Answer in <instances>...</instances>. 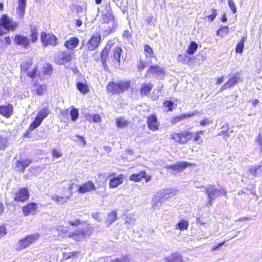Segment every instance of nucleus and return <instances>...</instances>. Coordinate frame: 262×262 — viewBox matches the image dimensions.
Listing matches in <instances>:
<instances>
[{"instance_id":"f257e3e1","label":"nucleus","mask_w":262,"mask_h":262,"mask_svg":"<svg viewBox=\"0 0 262 262\" xmlns=\"http://www.w3.org/2000/svg\"><path fill=\"white\" fill-rule=\"evenodd\" d=\"M67 223L74 227L82 225L83 228H78L74 232L70 233L68 236L76 241H81L86 236H90L93 232V228L86 221H81L79 219L67 218Z\"/></svg>"},{"instance_id":"f03ea898","label":"nucleus","mask_w":262,"mask_h":262,"mask_svg":"<svg viewBox=\"0 0 262 262\" xmlns=\"http://www.w3.org/2000/svg\"><path fill=\"white\" fill-rule=\"evenodd\" d=\"M17 26L16 22L13 21L7 15H3L0 18V36L10 31L15 30Z\"/></svg>"},{"instance_id":"7ed1b4c3","label":"nucleus","mask_w":262,"mask_h":262,"mask_svg":"<svg viewBox=\"0 0 262 262\" xmlns=\"http://www.w3.org/2000/svg\"><path fill=\"white\" fill-rule=\"evenodd\" d=\"M206 194L208 196L207 206L210 207L212 205L213 200L221 194L226 195V191L224 189H218L214 185H208L205 188Z\"/></svg>"},{"instance_id":"20e7f679","label":"nucleus","mask_w":262,"mask_h":262,"mask_svg":"<svg viewBox=\"0 0 262 262\" xmlns=\"http://www.w3.org/2000/svg\"><path fill=\"white\" fill-rule=\"evenodd\" d=\"M39 238V234L38 233L28 235L26 237L18 241L15 246V250L20 251L25 249L36 242Z\"/></svg>"},{"instance_id":"39448f33","label":"nucleus","mask_w":262,"mask_h":262,"mask_svg":"<svg viewBox=\"0 0 262 262\" xmlns=\"http://www.w3.org/2000/svg\"><path fill=\"white\" fill-rule=\"evenodd\" d=\"M192 133L187 130L174 132L170 135V139L180 144H185L192 138Z\"/></svg>"},{"instance_id":"423d86ee","label":"nucleus","mask_w":262,"mask_h":262,"mask_svg":"<svg viewBox=\"0 0 262 262\" xmlns=\"http://www.w3.org/2000/svg\"><path fill=\"white\" fill-rule=\"evenodd\" d=\"M172 193L170 189H162L158 192L152 199V207L154 209L160 207L163 203L164 199H167Z\"/></svg>"},{"instance_id":"0eeeda50","label":"nucleus","mask_w":262,"mask_h":262,"mask_svg":"<svg viewBox=\"0 0 262 262\" xmlns=\"http://www.w3.org/2000/svg\"><path fill=\"white\" fill-rule=\"evenodd\" d=\"M102 22L105 24H111V26L110 27V31H112L115 29L117 26V24L116 23L114 19L111 7L106 6L102 10Z\"/></svg>"},{"instance_id":"6e6552de","label":"nucleus","mask_w":262,"mask_h":262,"mask_svg":"<svg viewBox=\"0 0 262 262\" xmlns=\"http://www.w3.org/2000/svg\"><path fill=\"white\" fill-rule=\"evenodd\" d=\"M20 68L22 71L27 73L28 77L33 78L36 76V72L38 67L36 64L33 65L32 59L28 58L22 62Z\"/></svg>"},{"instance_id":"1a4fd4ad","label":"nucleus","mask_w":262,"mask_h":262,"mask_svg":"<svg viewBox=\"0 0 262 262\" xmlns=\"http://www.w3.org/2000/svg\"><path fill=\"white\" fill-rule=\"evenodd\" d=\"M71 189L72 188H70V190H67L61 195H52L51 196L52 200L59 205L67 203L72 196L73 193Z\"/></svg>"},{"instance_id":"9d476101","label":"nucleus","mask_w":262,"mask_h":262,"mask_svg":"<svg viewBox=\"0 0 262 262\" xmlns=\"http://www.w3.org/2000/svg\"><path fill=\"white\" fill-rule=\"evenodd\" d=\"M40 39L44 47H47L49 45L55 46L57 45V39L53 34L42 32L40 35Z\"/></svg>"},{"instance_id":"9b49d317","label":"nucleus","mask_w":262,"mask_h":262,"mask_svg":"<svg viewBox=\"0 0 262 262\" xmlns=\"http://www.w3.org/2000/svg\"><path fill=\"white\" fill-rule=\"evenodd\" d=\"M192 165H194V164L186 162H181L172 165H166L165 168L167 169H171V172L176 174L177 172H182L187 167H190Z\"/></svg>"},{"instance_id":"f8f14e48","label":"nucleus","mask_w":262,"mask_h":262,"mask_svg":"<svg viewBox=\"0 0 262 262\" xmlns=\"http://www.w3.org/2000/svg\"><path fill=\"white\" fill-rule=\"evenodd\" d=\"M101 39V37L99 33L92 35L87 42L86 46L88 49L90 51H93L96 49L99 46Z\"/></svg>"},{"instance_id":"ddd939ff","label":"nucleus","mask_w":262,"mask_h":262,"mask_svg":"<svg viewBox=\"0 0 262 262\" xmlns=\"http://www.w3.org/2000/svg\"><path fill=\"white\" fill-rule=\"evenodd\" d=\"M96 190V186L94 183L90 181H89L79 186L77 191L79 193H85L87 192L95 191Z\"/></svg>"},{"instance_id":"4468645a","label":"nucleus","mask_w":262,"mask_h":262,"mask_svg":"<svg viewBox=\"0 0 262 262\" xmlns=\"http://www.w3.org/2000/svg\"><path fill=\"white\" fill-rule=\"evenodd\" d=\"M72 54L73 53L67 52L59 53L55 58V61L59 64L70 62L72 60Z\"/></svg>"},{"instance_id":"2eb2a0df","label":"nucleus","mask_w":262,"mask_h":262,"mask_svg":"<svg viewBox=\"0 0 262 262\" xmlns=\"http://www.w3.org/2000/svg\"><path fill=\"white\" fill-rule=\"evenodd\" d=\"M150 73L154 76L160 79L163 78L165 74L163 69L158 66H150L147 70V73Z\"/></svg>"},{"instance_id":"dca6fc26","label":"nucleus","mask_w":262,"mask_h":262,"mask_svg":"<svg viewBox=\"0 0 262 262\" xmlns=\"http://www.w3.org/2000/svg\"><path fill=\"white\" fill-rule=\"evenodd\" d=\"M13 41L15 44L25 48H27L30 44V40L27 36L19 34L15 36Z\"/></svg>"},{"instance_id":"f3484780","label":"nucleus","mask_w":262,"mask_h":262,"mask_svg":"<svg viewBox=\"0 0 262 262\" xmlns=\"http://www.w3.org/2000/svg\"><path fill=\"white\" fill-rule=\"evenodd\" d=\"M147 124L148 128L152 131H156L159 128L157 119L153 115H149L147 117Z\"/></svg>"},{"instance_id":"a211bd4d","label":"nucleus","mask_w":262,"mask_h":262,"mask_svg":"<svg viewBox=\"0 0 262 262\" xmlns=\"http://www.w3.org/2000/svg\"><path fill=\"white\" fill-rule=\"evenodd\" d=\"M239 79L238 77L236 76V75H234L221 87L220 91H223L227 89L232 88L238 82Z\"/></svg>"},{"instance_id":"6ab92c4d","label":"nucleus","mask_w":262,"mask_h":262,"mask_svg":"<svg viewBox=\"0 0 262 262\" xmlns=\"http://www.w3.org/2000/svg\"><path fill=\"white\" fill-rule=\"evenodd\" d=\"M29 198V192L27 188H22L16 193L14 198L16 201L24 202Z\"/></svg>"},{"instance_id":"aec40b11","label":"nucleus","mask_w":262,"mask_h":262,"mask_svg":"<svg viewBox=\"0 0 262 262\" xmlns=\"http://www.w3.org/2000/svg\"><path fill=\"white\" fill-rule=\"evenodd\" d=\"M125 177L123 174H119L116 177L110 180L109 187L111 188H115L121 184L124 180Z\"/></svg>"},{"instance_id":"412c9836","label":"nucleus","mask_w":262,"mask_h":262,"mask_svg":"<svg viewBox=\"0 0 262 262\" xmlns=\"http://www.w3.org/2000/svg\"><path fill=\"white\" fill-rule=\"evenodd\" d=\"M163 262H183L182 256L178 253H172L164 257Z\"/></svg>"},{"instance_id":"4be33fe9","label":"nucleus","mask_w":262,"mask_h":262,"mask_svg":"<svg viewBox=\"0 0 262 262\" xmlns=\"http://www.w3.org/2000/svg\"><path fill=\"white\" fill-rule=\"evenodd\" d=\"M13 106L9 104L0 106V114L6 118H9L13 112Z\"/></svg>"},{"instance_id":"5701e85b","label":"nucleus","mask_w":262,"mask_h":262,"mask_svg":"<svg viewBox=\"0 0 262 262\" xmlns=\"http://www.w3.org/2000/svg\"><path fill=\"white\" fill-rule=\"evenodd\" d=\"M79 43V39L77 37H72L68 40L64 42V46L70 50H74L78 45Z\"/></svg>"},{"instance_id":"b1692460","label":"nucleus","mask_w":262,"mask_h":262,"mask_svg":"<svg viewBox=\"0 0 262 262\" xmlns=\"http://www.w3.org/2000/svg\"><path fill=\"white\" fill-rule=\"evenodd\" d=\"M37 205L35 203L28 204L23 208L24 214L25 216H28V215L32 213L33 211H35L37 209Z\"/></svg>"},{"instance_id":"393cba45","label":"nucleus","mask_w":262,"mask_h":262,"mask_svg":"<svg viewBox=\"0 0 262 262\" xmlns=\"http://www.w3.org/2000/svg\"><path fill=\"white\" fill-rule=\"evenodd\" d=\"M26 6V0H18V5L17 8V13L19 18L23 17Z\"/></svg>"},{"instance_id":"a878e982","label":"nucleus","mask_w":262,"mask_h":262,"mask_svg":"<svg viewBox=\"0 0 262 262\" xmlns=\"http://www.w3.org/2000/svg\"><path fill=\"white\" fill-rule=\"evenodd\" d=\"M106 88L108 91L112 92L113 94L120 93L118 83H115L114 82H110L107 84Z\"/></svg>"},{"instance_id":"bb28decb","label":"nucleus","mask_w":262,"mask_h":262,"mask_svg":"<svg viewBox=\"0 0 262 262\" xmlns=\"http://www.w3.org/2000/svg\"><path fill=\"white\" fill-rule=\"evenodd\" d=\"M110 48L111 47L110 45L107 44L101 52L100 57L102 60V64H103L104 66L106 63V59L108 56Z\"/></svg>"},{"instance_id":"cd10ccee","label":"nucleus","mask_w":262,"mask_h":262,"mask_svg":"<svg viewBox=\"0 0 262 262\" xmlns=\"http://www.w3.org/2000/svg\"><path fill=\"white\" fill-rule=\"evenodd\" d=\"M193 115H194V114H188V115L183 114V115H180V116L175 117H174V118L171 119V123L172 124H176L177 123L180 122L181 121L186 119V118L190 117L192 116Z\"/></svg>"},{"instance_id":"c85d7f7f","label":"nucleus","mask_w":262,"mask_h":262,"mask_svg":"<svg viewBox=\"0 0 262 262\" xmlns=\"http://www.w3.org/2000/svg\"><path fill=\"white\" fill-rule=\"evenodd\" d=\"M145 177V171H142L138 174H133L129 177V180L134 182H140Z\"/></svg>"},{"instance_id":"c756f323","label":"nucleus","mask_w":262,"mask_h":262,"mask_svg":"<svg viewBox=\"0 0 262 262\" xmlns=\"http://www.w3.org/2000/svg\"><path fill=\"white\" fill-rule=\"evenodd\" d=\"M152 89V85L150 83H143L141 86L140 92L141 94L146 95Z\"/></svg>"},{"instance_id":"7c9ffc66","label":"nucleus","mask_w":262,"mask_h":262,"mask_svg":"<svg viewBox=\"0 0 262 262\" xmlns=\"http://www.w3.org/2000/svg\"><path fill=\"white\" fill-rule=\"evenodd\" d=\"M122 50L121 48L116 47L113 50V54L112 55L113 58L118 62H120V59Z\"/></svg>"},{"instance_id":"2f4dec72","label":"nucleus","mask_w":262,"mask_h":262,"mask_svg":"<svg viewBox=\"0 0 262 262\" xmlns=\"http://www.w3.org/2000/svg\"><path fill=\"white\" fill-rule=\"evenodd\" d=\"M117 220V213L115 211H113L107 215V219L105 223L109 226Z\"/></svg>"},{"instance_id":"473e14b6","label":"nucleus","mask_w":262,"mask_h":262,"mask_svg":"<svg viewBox=\"0 0 262 262\" xmlns=\"http://www.w3.org/2000/svg\"><path fill=\"white\" fill-rule=\"evenodd\" d=\"M191 60V58L186 54H180L177 58L178 62L183 64H188Z\"/></svg>"},{"instance_id":"72a5a7b5","label":"nucleus","mask_w":262,"mask_h":262,"mask_svg":"<svg viewBox=\"0 0 262 262\" xmlns=\"http://www.w3.org/2000/svg\"><path fill=\"white\" fill-rule=\"evenodd\" d=\"M42 121V120L37 116L34 121L30 124L29 127V130L30 131L34 130L40 125Z\"/></svg>"},{"instance_id":"f704fd0d","label":"nucleus","mask_w":262,"mask_h":262,"mask_svg":"<svg viewBox=\"0 0 262 262\" xmlns=\"http://www.w3.org/2000/svg\"><path fill=\"white\" fill-rule=\"evenodd\" d=\"M50 113V111L48 107H44L39 111L37 113V116L39 117L42 120L45 119L48 115Z\"/></svg>"},{"instance_id":"c9c22d12","label":"nucleus","mask_w":262,"mask_h":262,"mask_svg":"<svg viewBox=\"0 0 262 262\" xmlns=\"http://www.w3.org/2000/svg\"><path fill=\"white\" fill-rule=\"evenodd\" d=\"M116 123L118 127L122 128L127 126L129 122L123 118H118L116 119Z\"/></svg>"},{"instance_id":"e433bc0d","label":"nucleus","mask_w":262,"mask_h":262,"mask_svg":"<svg viewBox=\"0 0 262 262\" xmlns=\"http://www.w3.org/2000/svg\"><path fill=\"white\" fill-rule=\"evenodd\" d=\"M189 222L186 220H182L177 225L176 228L180 230H187L188 227Z\"/></svg>"},{"instance_id":"4c0bfd02","label":"nucleus","mask_w":262,"mask_h":262,"mask_svg":"<svg viewBox=\"0 0 262 262\" xmlns=\"http://www.w3.org/2000/svg\"><path fill=\"white\" fill-rule=\"evenodd\" d=\"M118 84L119 85L120 93L128 90L130 86V82L128 81H121L118 82Z\"/></svg>"},{"instance_id":"58836bf2","label":"nucleus","mask_w":262,"mask_h":262,"mask_svg":"<svg viewBox=\"0 0 262 262\" xmlns=\"http://www.w3.org/2000/svg\"><path fill=\"white\" fill-rule=\"evenodd\" d=\"M198 48V45L194 41L191 42L187 50V53L189 55H192L194 53Z\"/></svg>"},{"instance_id":"ea45409f","label":"nucleus","mask_w":262,"mask_h":262,"mask_svg":"<svg viewBox=\"0 0 262 262\" xmlns=\"http://www.w3.org/2000/svg\"><path fill=\"white\" fill-rule=\"evenodd\" d=\"M31 39L32 42H35L38 38V31L36 28H33L31 29Z\"/></svg>"},{"instance_id":"a19ab883","label":"nucleus","mask_w":262,"mask_h":262,"mask_svg":"<svg viewBox=\"0 0 262 262\" xmlns=\"http://www.w3.org/2000/svg\"><path fill=\"white\" fill-rule=\"evenodd\" d=\"M260 165H254L249 168V172L254 178L256 177L257 171L260 168Z\"/></svg>"},{"instance_id":"79ce46f5","label":"nucleus","mask_w":262,"mask_h":262,"mask_svg":"<svg viewBox=\"0 0 262 262\" xmlns=\"http://www.w3.org/2000/svg\"><path fill=\"white\" fill-rule=\"evenodd\" d=\"M77 88L78 90L83 94H85L89 91L88 86L82 83H78L77 84Z\"/></svg>"},{"instance_id":"37998d69","label":"nucleus","mask_w":262,"mask_h":262,"mask_svg":"<svg viewBox=\"0 0 262 262\" xmlns=\"http://www.w3.org/2000/svg\"><path fill=\"white\" fill-rule=\"evenodd\" d=\"M42 72L46 75H51L52 73V67L51 65L48 63L45 64L42 69Z\"/></svg>"},{"instance_id":"c03bdc74","label":"nucleus","mask_w":262,"mask_h":262,"mask_svg":"<svg viewBox=\"0 0 262 262\" xmlns=\"http://www.w3.org/2000/svg\"><path fill=\"white\" fill-rule=\"evenodd\" d=\"M92 217L98 222H101L103 221L104 215L100 212H94L91 214Z\"/></svg>"},{"instance_id":"a18cd8bd","label":"nucleus","mask_w":262,"mask_h":262,"mask_svg":"<svg viewBox=\"0 0 262 262\" xmlns=\"http://www.w3.org/2000/svg\"><path fill=\"white\" fill-rule=\"evenodd\" d=\"M22 165L20 168L19 169V171L23 172L26 167L29 166L31 163V160L30 159H26L21 161Z\"/></svg>"},{"instance_id":"49530a36","label":"nucleus","mask_w":262,"mask_h":262,"mask_svg":"<svg viewBox=\"0 0 262 262\" xmlns=\"http://www.w3.org/2000/svg\"><path fill=\"white\" fill-rule=\"evenodd\" d=\"M46 85L44 84L39 85L36 89V94L38 95H42L46 91Z\"/></svg>"},{"instance_id":"de8ad7c7","label":"nucleus","mask_w":262,"mask_h":262,"mask_svg":"<svg viewBox=\"0 0 262 262\" xmlns=\"http://www.w3.org/2000/svg\"><path fill=\"white\" fill-rule=\"evenodd\" d=\"M228 27L224 26L222 27L217 31V34L222 37L228 33Z\"/></svg>"},{"instance_id":"09e8293b","label":"nucleus","mask_w":262,"mask_h":262,"mask_svg":"<svg viewBox=\"0 0 262 262\" xmlns=\"http://www.w3.org/2000/svg\"><path fill=\"white\" fill-rule=\"evenodd\" d=\"M144 50L146 57H151L152 56L153 51L150 46L145 45L144 47Z\"/></svg>"},{"instance_id":"8fccbe9b","label":"nucleus","mask_w":262,"mask_h":262,"mask_svg":"<svg viewBox=\"0 0 262 262\" xmlns=\"http://www.w3.org/2000/svg\"><path fill=\"white\" fill-rule=\"evenodd\" d=\"M70 115L72 120L73 121H75L79 116V113L78 110L75 108L72 109V110L70 112Z\"/></svg>"},{"instance_id":"3c124183","label":"nucleus","mask_w":262,"mask_h":262,"mask_svg":"<svg viewBox=\"0 0 262 262\" xmlns=\"http://www.w3.org/2000/svg\"><path fill=\"white\" fill-rule=\"evenodd\" d=\"M56 230L57 231L59 235H63L67 233L68 230L64 229L63 226L57 225L55 227Z\"/></svg>"},{"instance_id":"603ef678","label":"nucleus","mask_w":262,"mask_h":262,"mask_svg":"<svg viewBox=\"0 0 262 262\" xmlns=\"http://www.w3.org/2000/svg\"><path fill=\"white\" fill-rule=\"evenodd\" d=\"M79 254V252L76 251V252H71L69 253H63V257L66 259H69L71 258L73 256H76Z\"/></svg>"},{"instance_id":"864d4df0","label":"nucleus","mask_w":262,"mask_h":262,"mask_svg":"<svg viewBox=\"0 0 262 262\" xmlns=\"http://www.w3.org/2000/svg\"><path fill=\"white\" fill-rule=\"evenodd\" d=\"M228 4L232 12L235 13L236 12V8L233 1L232 0H228Z\"/></svg>"},{"instance_id":"5fc2aeb1","label":"nucleus","mask_w":262,"mask_h":262,"mask_svg":"<svg viewBox=\"0 0 262 262\" xmlns=\"http://www.w3.org/2000/svg\"><path fill=\"white\" fill-rule=\"evenodd\" d=\"M52 155L53 158H60L62 155L56 149H53L52 151Z\"/></svg>"},{"instance_id":"6e6d98bb","label":"nucleus","mask_w":262,"mask_h":262,"mask_svg":"<svg viewBox=\"0 0 262 262\" xmlns=\"http://www.w3.org/2000/svg\"><path fill=\"white\" fill-rule=\"evenodd\" d=\"M7 229L4 225L0 226V239L7 234Z\"/></svg>"},{"instance_id":"4d7b16f0","label":"nucleus","mask_w":262,"mask_h":262,"mask_svg":"<svg viewBox=\"0 0 262 262\" xmlns=\"http://www.w3.org/2000/svg\"><path fill=\"white\" fill-rule=\"evenodd\" d=\"M173 104V102L169 101H166L163 103L164 106L165 108H168V109L166 110L167 111H171L172 110L171 107L172 106Z\"/></svg>"},{"instance_id":"13d9d810","label":"nucleus","mask_w":262,"mask_h":262,"mask_svg":"<svg viewBox=\"0 0 262 262\" xmlns=\"http://www.w3.org/2000/svg\"><path fill=\"white\" fill-rule=\"evenodd\" d=\"M217 13L215 9H212V14L208 16V18L211 21H213L217 15Z\"/></svg>"},{"instance_id":"bf43d9fd","label":"nucleus","mask_w":262,"mask_h":262,"mask_svg":"<svg viewBox=\"0 0 262 262\" xmlns=\"http://www.w3.org/2000/svg\"><path fill=\"white\" fill-rule=\"evenodd\" d=\"M244 42L243 41L238 43L236 48L237 52L242 53L243 51Z\"/></svg>"},{"instance_id":"052dcab7","label":"nucleus","mask_w":262,"mask_h":262,"mask_svg":"<svg viewBox=\"0 0 262 262\" xmlns=\"http://www.w3.org/2000/svg\"><path fill=\"white\" fill-rule=\"evenodd\" d=\"M101 121V117L99 114H93V122L99 123Z\"/></svg>"},{"instance_id":"680f3d73","label":"nucleus","mask_w":262,"mask_h":262,"mask_svg":"<svg viewBox=\"0 0 262 262\" xmlns=\"http://www.w3.org/2000/svg\"><path fill=\"white\" fill-rule=\"evenodd\" d=\"M146 67V62L142 60H140L139 63L138 65V68L139 71L143 70Z\"/></svg>"},{"instance_id":"e2e57ef3","label":"nucleus","mask_w":262,"mask_h":262,"mask_svg":"<svg viewBox=\"0 0 262 262\" xmlns=\"http://www.w3.org/2000/svg\"><path fill=\"white\" fill-rule=\"evenodd\" d=\"M193 140L195 142H199V143H202L203 140L199 134H195Z\"/></svg>"},{"instance_id":"0e129e2a","label":"nucleus","mask_w":262,"mask_h":262,"mask_svg":"<svg viewBox=\"0 0 262 262\" xmlns=\"http://www.w3.org/2000/svg\"><path fill=\"white\" fill-rule=\"evenodd\" d=\"M256 142L259 144L260 148H262V134L259 133L256 139Z\"/></svg>"},{"instance_id":"69168bd1","label":"nucleus","mask_w":262,"mask_h":262,"mask_svg":"<svg viewBox=\"0 0 262 262\" xmlns=\"http://www.w3.org/2000/svg\"><path fill=\"white\" fill-rule=\"evenodd\" d=\"M85 119L90 122H93V114H86L85 116Z\"/></svg>"},{"instance_id":"338daca9","label":"nucleus","mask_w":262,"mask_h":262,"mask_svg":"<svg viewBox=\"0 0 262 262\" xmlns=\"http://www.w3.org/2000/svg\"><path fill=\"white\" fill-rule=\"evenodd\" d=\"M131 36H132L131 32L127 30L124 31L123 33V36L124 37L126 38L127 39H128Z\"/></svg>"},{"instance_id":"774afa93","label":"nucleus","mask_w":262,"mask_h":262,"mask_svg":"<svg viewBox=\"0 0 262 262\" xmlns=\"http://www.w3.org/2000/svg\"><path fill=\"white\" fill-rule=\"evenodd\" d=\"M2 41L6 43L7 45H8L10 43L11 40L9 36H7V37H4L3 39V40H2Z\"/></svg>"}]
</instances>
